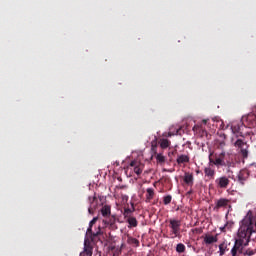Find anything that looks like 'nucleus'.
<instances>
[{
	"mask_svg": "<svg viewBox=\"0 0 256 256\" xmlns=\"http://www.w3.org/2000/svg\"><path fill=\"white\" fill-rule=\"evenodd\" d=\"M253 233H255V230H253V220H251V216H245L240 222L238 238L231 249L232 256H237V253H243V248L249 245V239H251Z\"/></svg>",
	"mask_w": 256,
	"mask_h": 256,
	"instance_id": "1",
	"label": "nucleus"
},
{
	"mask_svg": "<svg viewBox=\"0 0 256 256\" xmlns=\"http://www.w3.org/2000/svg\"><path fill=\"white\" fill-rule=\"evenodd\" d=\"M170 227V239H176V237H181V220L171 218L169 220Z\"/></svg>",
	"mask_w": 256,
	"mask_h": 256,
	"instance_id": "2",
	"label": "nucleus"
},
{
	"mask_svg": "<svg viewBox=\"0 0 256 256\" xmlns=\"http://www.w3.org/2000/svg\"><path fill=\"white\" fill-rule=\"evenodd\" d=\"M100 201L101 200L99 198H97V196L95 194L93 196L88 197V203H89L88 213H89V215H93L95 213V210L100 205Z\"/></svg>",
	"mask_w": 256,
	"mask_h": 256,
	"instance_id": "3",
	"label": "nucleus"
},
{
	"mask_svg": "<svg viewBox=\"0 0 256 256\" xmlns=\"http://www.w3.org/2000/svg\"><path fill=\"white\" fill-rule=\"evenodd\" d=\"M226 153L222 151L213 162L216 167H231L230 161H225Z\"/></svg>",
	"mask_w": 256,
	"mask_h": 256,
	"instance_id": "4",
	"label": "nucleus"
},
{
	"mask_svg": "<svg viewBox=\"0 0 256 256\" xmlns=\"http://www.w3.org/2000/svg\"><path fill=\"white\" fill-rule=\"evenodd\" d=\"M235 147H238V149L241 150V153H242V156L247 159L248 155H249V151H247V143L244 142L243 140L241 139H238L236 142H235Z\"/></svg>",
	"mask_w": 256,
	"mask_h": 256,
	"instance_id": "5",
	"label": "nucleus"
},
{
	"mask_svg": "<svg viewBox=\"0 0 256 256\" xmlns=\"http://www.w3.org/2000/svg\"><path fill=\"white\" fill-rule=\"evenodd\" d=\"M231 131L235 137H243V125L233 122L231 125Z\"/></svg>",
	"mask_w": 256,
	"mask_h": 256,
	"instance_id": "6",
	"label": "nucleus"
},
{
	"mask_svg": "<svg viewBox=\"0 0 256 256\" xmlns=\"http://www.w3.org/2000/svg\"><path fill=\"white\" fill-rule=\"evenodd\" d=\"M215 183L219 189H227V187H229V178H227V176H222L217 178Z\"/></svg>",
	"mask_w": 256,
	"mask_h": 256,
	"instance_id": "7",
	"label": "nucleus"
},
{
	"mask_svg": "<svg viewBox=\"0 0 256 256\" xmlns=\"http://www.w3.org/2000/svg\"><path fill=\"white\" fill-rule=\"evenodd\" d=\"M249 179V170L242 169L238 173V181L241 185H245L246 180Z\"/></svg>",
	"mask_w": 256,
	"mask_h": 256,
	"instance_id": "8",
	"label": "nucleus"
},
{
	"mask_svg": "<svg viewBox=\"0 0 256 256\" xmlns=\"http://www.w3.org/2000/svg\"><path fill=\"white\" fill-rule=\"evenodd\" d=\"M248 123L249 127H256V117L254 114H248L247 116L242 117L243 123Z\"/></svg>",
	"mask_w": 256,
	"mask_h": 256,
	"instance_id": "9",
	"label": "nucleus"
},
{
	"mask_svg": "<svg viewBox=\"0 0 256 256\" xmlns=\"http://www.w3.org/2000/svg\"><path fill=\"white\" fill-rule=\"evenodd\" d=\"M130 167H134V173H136V175H141L143 173V164L137 160H133L130 163Z\"/></svg>",
	"mask_w": 256,
	"mask_h": 256,
	"instance_id": "10",
	"label": "nucleus"
},
{
	"mask_svg": "<svg viewBox=\"0 0 256 256\" xmlns=\"http://www.w3.org/2000/svg\"><path fill=\"white\" fill-rule=\"evenodd\" d=\"M80 256H93V247H91V244L87 243V240L84 242V249L80 252Z\"/></svg>",
	"mask_w": 256,
	"mask_h": 256,
	"instance_id": "11",
	"label": "nucleus"
},
{
	"mask_svg": "<svg viewBox=\"0 0 256 256\" xmlns=\"http://www.w3.org/2000/svg\"><path fill=\"white\" fill-rule=\"evenodd\" d=\"M184 183L186 185H188L189 187H193V183H194V178H193V174L189 173V172H186L184 174Z\"/></svg>",
	"mask_w": 256,
	"mask_h": 256,
	"instance_id": "12",
	"label": "nucleus"
},
{
	"mask_svg": "<svg viewBox=\"0 0 256 256\" xmlns=\"http://www.w3.org/2000/svg\"><path fill=\"white\" fill-rule=\"evenodd\" d=\"M221 207H229V199L221 198L216 202V209H221Z\"/></svg>",
	"mask_w": 256,
	"mask_h": 256,
	"instance_id": "13",
	"label": "nucleus"
},
{
	"mask_svg": "<svg viewBox=\"0 0 256 256\" xmlns=\"http://www.w3.org/2000/svg\"><path fill=\"white\" fill-rule=\"evenodd\" d=\"M218 238L217 235L213 236V235H206L204 237V243H206V245H211L213 243H217Z\"/></svg>",
	"mask_w": 256,
	"mask_h": 256,
	"instance_id": "14",
	"label": "nucleus"
},
{
	"mask_svg": "<svg viewBox=\"0 0 256 256\" xmlns=\"http://www.w3.org/2000/svg\"><path fill=\"white\" fill-rule=\"evenodd\" d=\"M102 217H109L111 215V206L105 205L101 208Z\"/></svg>",
	"mask_w": 256,
	"mask_h": 256,
	"instance_id": "15",
	"label": "nucleus"
},
{
	"mask_svg": "<svg viewBox=\"0 0 256 256\" xmlns=\"http://www.w3.org/2000/svg\"><path fill=\"white\" fill-rule=\"evenodd\" d=\"M204 173H205L206 177H209L210 179H213V177H215V169H213L211 167H206L204 169Z\"/></svg>",
	"mask_w": 256,
	"mask_h": 256,
	"instance_id": "16",
	"label": "nucleus"
},
{
	"mask_svg": "<svg viewBox=\"0 0 256 256\" xmlns=\"http://www.w3.org/2000/svg\"><path fill=\"white\" fill-rule=\"evenodd\" d=\"M159 145L161 149H167L171 145V141H169L168 139L162 138L159 141Z\"/></svg>",
	"mask_w": 256,
	"mask_h": 256,
	"instance_id": "17",
	"label": "nucleus"
},
{
	"mask_svg": "<svg viewBox=\"0 0 256 256\" xmlns=\"http://www.w3.org/2000/svg\"><path fill=\"white\" fill-rule=\"evenodd\" d=\"M155 197V190L153 188H147L146 190V201H151Z\"/></svg>",
	"mask_w": 256,
	"mask_h": 256,
	"instance_id": "18",
	"label": "nucleus"
},
{
	"mask_svg": "<svg viewBox=\"0 0 256 256\" xmlns=\"http://www.w3.org/2000/svg\"><path fill=\"white\" fill-rule=\"evenodd\" d=\"M177 163H178L179 165H181V164H183V163H189V156L184 155V154L178 156V158H177Z\"/></svg>",
	"mask_w": 256,
	"mask_h": 256,
	"instance_id": "19",
	"label": "nucleus"
},
{
	"mask_svg": "<svg viewBox=\"0 0 256 256\" xmlns=\"http://www.w3.org/2000/svg\"><path fill=\"white\" fill-rule=\"evenodd\" d=\"M226 251H227V243L223 242V243H221V244L219 245V251H218V253H219L220 256H223V255H225V252H226Z\"/></svg>",
	"mask_w": 256,
	"mask_h": 256,
	"instance_id": "20",
	"label": "nucleus"
},
{
	"mask_svg": "<svg viewBox=\"0 0 256 256\" xmlns=\"http://www.w3.org/2000/svg\"><path fill=\"white\" fill-rule=\"evenodd\" d=\"M127 223L129 224L128 227H137V219L135 217H129L127 219Z\"/></svg>",
	"mask_w": 256,
	"mask_h": 256,
	"instance_id": "21",
	"label": "nucleus"
},
{
	"mask_svg": "<svg viewBox=\"0 0 256 256\" xmlns=\"http://www.w3.org/2000/svg\"><path fill=\"white\" fill-rule=\"evenodd\" d=\"M127 243H129V245H135V247H139V240H137V238L128 237Z\"/></svg>",
	"mask_w": 256,
	"mask_h": 256,
	"instance_id": "22",
	"label": "nucleus"
},
{
	"mask_svg": "<svg viewBox=\"0 0 256 256\" xmlns=\"http://www.w3.org/2000/svg\"><path fill=\"white\" fill-rule=\"evenodd\" d=\"M176 251L177 253H185V245L181 243L177 244Z\"/></svg>",
	"mask_w": 256,
	"mask_h": 256,
	"instance_id": "23",
	"label": "nucleus"
},
{
	"mask_svg": "<svg viewBox=\"0 0 256 256\" xmlns=\"http://www.w3.org/2000/svg\"><path fill=\"white\" fill-rule=\"evenodd\" d=\"M156 160L158 163H165V156L161 153L156 155Z\"/></svg>",
	"mask_w": 256,
	"mask_h": 256,
	"instance_id": "24",
	"label": "nucleus"
},
{
	"mask_svg": "<svg viewBox=\"0 0 256 256\" xmlns=\"http://www.w3.org/2000/svg\"><path fill=\"white\" fill-rule=\"evenodd\" d=\"M255 253H256V248H255V249L248 248V249L244 252V255H246V256H253V255H255Z\"/></svg>",
	"mask_w": 256,
	"mask_h": 256,
	"instance_id": "25",
	"label": "nucleus"
},
{
	"mask_svg": "<svg viewBox=\"0 0 256 256\" xmlns=\"http://www.w3.org/2000/svg\"><path fill=\"white\" fill-rule=\"evenodd\" d=\"M171 199H172L171 195L165 196L163 200L164 205H169V203H171Z\"/></svg>",
	"mask_w": 256,
	"mask_h": 256,
	"instance_id": "26",
	"label": "nucleus"
},
{
	"mask_svg": "<svg viewBox=\"0 0 256 256\" xmlns=\"http://www.w3.org/2000/svg\"><path fill=\"white\" fill-rule=\"evenodd\" d=\"M98 220H99V217H94V218L89 222L90 227H93V225H95Z\"/></svg>",
	"mask_w": 256,
	"mask_h": 256,
	"instance_id": "27",
	"label": "nucleus"
},
{
	"mask_svg": "<svg viewBox=\"0 0 256 256\" xmlns=\"http://www.w3.org/2000/svg\"><path fill=\"white\" fill-rule=\"evenodd\" d=\"M177 133H179V128L176 129L175 132H169V133H168V137H171L172 135H177Z\"/></svg>",
	"mask_w": 256,
	"mask_h": 256,
	"instance_id": "28",
	"label": "nucleus"
},
{
	"mask_svg": "<svg viewBox=\"0 0 256 256\" xmlns=\"http://www.w3.org/2000/svg\"><path fill=\"white\" fill-rule=\"evenodd\" d=\"M91 231H93V226L89 225V227L87 229V233H91Z\"/></svg>",
	"mask_w": 256,
	"mask_h": 256,
	"instance_id": "29",
	"label": "nucleus"
},
{
	"mask_svg": "<svg viewBox=\"0 0 256 256\" xmlns=\"http://www.w3.org/2000/svg\"><path fill=\"white\" fill-rule=\"evenodd\" d=\"M220 146L225 147V143L224 142L220 143Z\"/></svg>",
	"mask_w": 256,
	"mask_h": 256,
	"instance_id": "30",
	"label": "nucleus"
},
{
	"mask_svg": "<svg viewBox=\"0 0 256 256\" xmlns=\"http://www.w3.org/2000/svg\"><path fill=\"white\" fill-rule=\"evenodd\" d=\"M203 124L206 125L207 124V120H203Z\"/></svg>",
	"mask_w": 256,
	"mask_h": 256,
	"instance_id": "31",
	"label": "nucleus"
}]
</instances>
